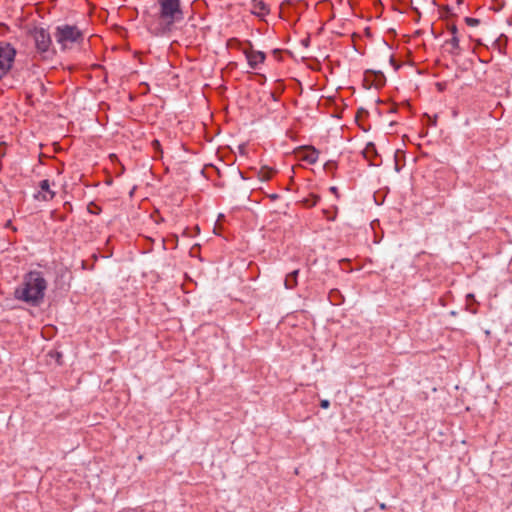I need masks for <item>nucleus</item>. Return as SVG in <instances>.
Listing matches in <instances>:
<instances>
[{
    "mask_svg": "<svg viewBox=\"0 0 512 512\" xmlns=\"http://www.w3.org/2000/svg\"><path fill=\"white\" fill-rule=\"evenodd\" d=\"M48 282L41 271L33 270L24 274L21 283L14 290V298L30 306H39L44 298Z\"/></svg>",
    "mask_w": 512,
    "mask_h": 512,
    "instance_id": "1",
    "label": "nucleus"
},
{
    "mask_svg": "<svg viewBox=\"0 0 512 512\" xmlns=\"http://www.w3.org/2000/svg\"><path fill=\"white\" fill-rule=\"evenodd\" d=\"M185 18L181 0H157L155 3V14L149 22L150 27L156 34L170 32L176 23Z\"/></svg>",
    "mask_w": 512,
    "mask_h": 512,
    "instance_id": "2",
    "label": "nucleus"
},
{
    "mask_svg": "<svg viewBox=\"0 0 512 512\" xmlns=\"http://www.w3.org/2000/svg\"><path fill=\"white\" fill-rule=\"evenodd\" d=\"M54 37L62 49L68 48L70 45L77 43L83 39V33L75 25L57 26Z\"/></svg>",
    "mask_w": 512,
    "mask_h": 512,
    "instance_id": "3",
    "label": "nucleus"
},
{
    "mask_svg": "<svg viewBox=\"0 0 512 512\" xmlns=\"http://www.w3.org/2000/svg\"><path fill=\"white\" fill-rule=\"evenodd\" d=\"M36 51L41 54L42 58H48L53 53L52 40L48 30L42 27H36L30 31Z\"/></svg>",
    "mask_w": 512,
    "mask_h": 512,
    "instance_id": "4",
    "label": "nucleus"
},
{
    "mask_svg": "<svg viewBox=\"0 0 512 512\" xmlns=\"http://www.w3.org/2000/svg\"><path fill=\"white\" fill-rule=\"evenodd\" d=\"M15 56V48L9 42L0 41V79L11 70Z\"/></svg>",
    "mask_w": 512,
    "mask_h": 512,
    "instance_id": "5",
    "label": "nucleus"
},
{
    "mask_svg": "<svg viewBox=\"0 0 512 512\" xmlns=\"http://www.w3.org/2000/svg\"><path fill=\"white\" fill-rule=\"evenodd\" d=\"M250 12L254 16L263 20L270 14V7L263 0H250Z\"/></svg>",
    "mask_w": 512,
    "mask_h": 512,
    "instance_id": "6",
    "label": "nucleus"
},
{
    "mask_svg": "<svg viewBox=\"0 0 512 512\" xmlns=\"http://www.w3.org/2000/svg\"><path fill=\"white\" fill-rule=\"evenodd\" d=\"M244 54L251 69H258L266 58L263 52L255 51L253 49L244 50Z\"/></svg>",
    "mask_w": 512,
    "mask_h": 512,
    "instance_id": "7",
    "label": "nucleus"
},
{
    "mask_svg": "<svg viewBox=\"0 0 512 512\" xmlns=\"http://www.w3.org/2000/svg\"><path fill=\"white\" fill-rule=\"evenodd\" d=\"M51 183L48 179H44L42 181H40L39 183V188L40 190L38 191L37 194H35V198L37 200H42V201H50L52 200L54 197H55V192L51 189Z\"/></svg>",
    "mask_w": 512,
    "mask_h": 512,
    "instance_id": "8",
    "label": "nucleus"
},
{
    "mask_svg": "<svg viewBox=\"0 0 512 512\" xmlns=\"http://www.w3.org/2000/svg\"><path fill=\"white\" fill-rule=\"evenodd\" d=\"M298 157L309 164H315L319 157V151L312 146H303L298 151Z\"/></svg>",
    "mask_w": 512,
    "mask_h": 512,
    "instance_id": "9",
    "label": "nucleus"
},
{
    "mask_svg": "<svg viewBox=\"0 0 512 512\" xmlns=\"http://www.w3.org/2000/svg\"><path fill=\"white\" fill-rule=\"evenodd\" d=\"M459 37L458 36H452L451 39H448L445 41V45L448 48V51L452 55H459L460 54V45H459Z\"/></svg>",
    "mask_w": 512,
    "mask_h": 512,
    "instance_id": "10",
    "label": "nucleus"
},
{
    "mask_svg": "<svg viewBox=\"0 0 512 512\" xmlns=\"http://www.w3.org/2000/svg\"><path fill=\"white\" fill-rule=\"evenodd\" d=\"M298 274L299 270H294L286 276L284 281V286L286 289H293L297 286Z\"/></svg>",
    "mask_w": 512,
    "mask_h": 512,
    "instance_id": "11",
    "label": "nucleus"
},
{
    "mask_svg": "<svg viewBox=\"0 0 512 512\" xmlns=\"http://www.w3.org/2000/svg\"><path fill=\"white\" fill-rule=\"evenodd\" d=\"M320 197L317 195H311V198L305 200V204L309 207H313L317 205L319 202Z\"/></svg>",
    "mask_w": 512,
    "mask_h": 512,
    "instance_id": "12",
    "label": "nucleus"
},
{
    "mask_svg": "<svg viewBox=\"0 0 512 512\" xmlns=\"http://www.w3.org/2000/svg\"><path fill=\"white\" fill-rule=\"evenodd\" d=\"M465 22L468 26H471V27H475L480 23L479 19L471 18V17H466Z\"/></svg>",
    "mask_w": 512,
    "mask_h": 512,
    "instance_id": "13",
    "label": "nucleus"
},
{
    "mask_svg": "<svg viewBox=\"0 0 512 512\" xmlns=\"http://www.w3.org/2000/svg\"><path fill=\"white\" fill-rule=\"evenodd\" d=\"M320 406L323 408V409H328L330 407V402L329 400H322L321 403H320Z\"/></svg>",
    "mask_w": 512,
    "mask_h": 512,
    "instance_id": "14",
    "label": "nucleus"
},
{
    "mask_svg": "<svg viewBox=\"0 0 512 512\" xmlns=\"http://www.w3.org/2000/svg\"><path fill=\"white\" fill-rule=\"evenodd\" d=\"M450 32H451L452 36H458L457 35L458 34V29H457V27L455 25L450 27Z\"/></svg>",
    "mask_w": 512,
    "mask_h": 512,
    "instance_id": "15",
    "label": "nucleus"
},
{
    "mask_svg": "<svg viewBox=\"0 0 512 512\" xmlns=\"http://www.w3.org/2000/svg\"><path fill=\"white\" fill-rule=\"evenodd\" d=\"M330 191H331L332 193H337V188H336V187H334V186H332V187H330Z\"/></svg>",
    "mask_w": 512,
    "mask_h": 512,
    "instance_id": "16",
    "label": "nucleus"
},
{
    "mask_svg": "<svg viewBox=\"0 0 512 512\" xmlns=\"http://www.w3.org/2000/svg\"><path fill=\"white\" fill-rule=\"evenodd\" d=\"M467 298H468V299H474V295H473V294H468V295H467Z\"/></svg>",
    "mask_w": 512,
    "mask_h": 512,
    "instance_id": "17",
    "label": "nucleus"
},
{
    "mask_svg": "<svg viewBox=\"0 0 512 512\" xmlns=\"http://www.w3.org/2000/svg\"><path fill=\"white\" fill-rule=\"evenodd\" d=\"M153 144L158 146V145H159V141L154 140V141H153Z\"/></svg>",
    "mask_w": 512,
    "mask_h": 512,
    "instance_id": "18",
    "label": "nucleus"
},
{
    "mask_svg": "<svg viewBox=\"0 0 512 512\" xmlns=\"http://www.w3.org/2000/svg\"><path fill=\"white\" fill-rule=\"evenodd\" d=\"M381 509H385V505L384 504H381Z\"/></svg>",
    "mask_w": 512,
    "mask_h": 512,
    "instance_id": "19",
    "label": "nucleus"
}]
</instances>
